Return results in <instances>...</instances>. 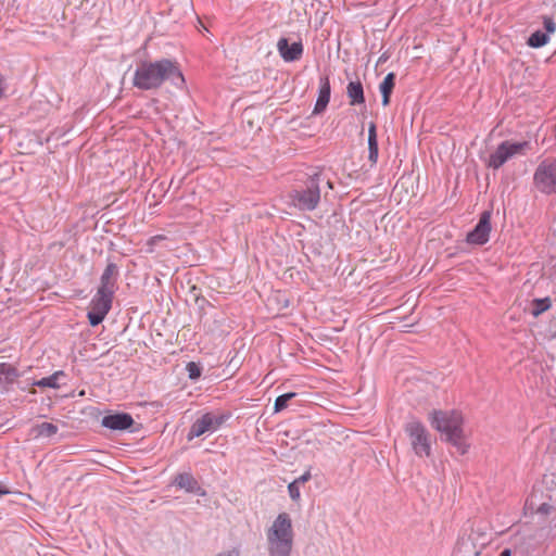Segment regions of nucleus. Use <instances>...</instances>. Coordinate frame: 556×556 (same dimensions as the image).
I'll use <instances>...</instances> for the list:
<instances>
[{
  "label": "nucleus",
  "instance_id": "obj_26",
  "mask_svg": "<svg viewBox=\"0 0 556 556\" xmlns=\"http://www.w3.org/2000/svg\"><path fill=\"white\" fill-rule=\"evenodd\" d=\"M187 369L191 379H197L201 375L200 368L193 362L188 363Z\"/></svg>",
  "mask_w": 556,
  "mask_h": 556
},
{
  "label": "nucleus",
  "instance_id": "obj_32",
  "mask_svg": "<svg viewBox=\"0 0 556 556\" xmlns=\"http://www.w3.org/2000/svg\"><path fill=\"white\" fill-rule=\"evenodd\" d=\"M8 493H10V491L3 484L0 483V497Z\"/></svg>",
  "mask_w": 556,
  "mask_h": 556
},
{
  "label": "nucleus",
  "instance_id": "obj_33",
  "mask_svg": "<svg viewBox=\"0 0 556 556\" xmlns=\"http://www.w3.org/2000/svg\"><path fill=\"white\" fill-rule=\"evenodd\" d=\"M389 59V55L387 53H383L379 60H378V64H381V63H384L387 60Z\"/></svg>",
  "mask_w": 556,
  "mask_h": 556
},
{
  "label": "nucleus",
  "instance_id": "obj_16",
  "mask_svg": "<svg viewBox=\"0 0 556 556\" xmlns=\"http://www.w3.org/2000/svg\"><path fill=\"white\" fill-rule=\"evenodd\" d=\"M174 484L189 493H198L201 488L195 478L188 472L179 473L175 477Z\"/></svg>",
  "mask_w": 556,
  "mask_h": 556
},
{
  "label": "nucleus",
  "instance_id": "obj_3",
  "mask_svg": "<svg viewBox=\"0 0 556 556\" xmlns=\"http://www.w3.org/2000/svg\"><path fill=\"white\" fill-rule=\"evenodd\" d=\"M269 556H290L293 546L292 520L280 513L266 533Z\"/></svg>",
  "mask_w": 556,
  "mask_h": 556
},
{
  "label": "nucleus",
  "instance_id": "obj_18",
  "mask_svg": "<svg viewBox=\"0 0 556 556\" xmlns=\"http://www.w3.org/2000/svg\"><path fill=\"white\" fill-rule=\"evenodd\" d=\"M379 149L377 139V127L375 123L369 124L368 128V160L371 164H376L378 161Z\"/></svg>",
  "mask_w": 556,
  "mask_h": 556
},
{
  "label": "nucleus",
  "instance_id": "obj_10",
  "mask_svg": "<svg viewBox=\"0 0 556 556\" xmlns=\"http://www.w3.org/2000/svg\"><path fill=\"white\" fill-rule=\"evenodd\" d=\"M491 232V212L484 211L475 228L468 232L467 242L470 244L483 245L489 241Z\"/></svg>",
  "mask_w": 556,
  "mask_h": 556
},
{
  "label": "nucleus",
  "instance_id": "obj_31",
  "mask_svg": "<svg viewBox=\"0 0 556 556\" xmlns=\"http://www.w3.org/2000/svg\"><path fill=\"white\" fill-rule=\"evenodd\" d=\"M216 556H239V552L233 549V551L220 553V554H218Z\"/></svg>",
  "mask_w": 556,
  "mask_h": 556
},
{
  "label": "nucleus",
  "instance_id": "obj_12",
  "mask_svg": "<svg viewBox=\"0 0 556 556\" xmlns=\"http://www.w3.org/2000/svg\"><path fill=\"white\" fill-rule=\"evenodd\" d=\"M277 49L280 56L286 62H294L302 58L303 54V45L301 41L293 42L289 45V40L285 37H281L277 42Z\"/></svg>",
  "mask_w": 556,
  "mask_h": 556
},
{
  "label": "nucleus",
  "instance_id": "obj_5",
  "mask_svg": "<svg viewBox=\"0 0 556 556\" xmlns=\"http://www.w3.org/2000/svg\"><path fill=\"white\" fill-rule=\"evenodd\" d=\"M404 430L409 438L412 448L418 457L431 455V435L425 425L413 418L406 422Z\"/></svg>",
  "mask_w": 556,
  "mask_h": 556
},
{
  "label": "nucleus",
  "instance_id": "obj_17",
  "mask_svg": "<svg viewBox=\"0 0 556 556\" xmlns=\"http://www.w3.org/2000/svg\"><path fill=\"white\" fill-rule=\"evenodd\" d=\"M346 94L351 105H358L365 102L364 88L359 80L349 83Z\"/></svg>",
  "mask_w": 556,
  "mask_h": 556
},
{
  "label": "nucleus",
  "instance_id": "obj_14",
  "mask_svg": "<svg viewBox=\"0 0 556 556\" xmlns=\"http://www.w3.org/2000/svg\"><path fill=\"white\" fill-rule=\"evenodd\" d=\"M20 372L16 367L11 364H0V392H8L15 383Z\"/></svg>",
  "mask_w": 556,
  "mask_h": 556
},
{
  "label": "nucleus",
  "instance_id": "obj_28",
  "mask_svg": "<svg viewBox=\"0 0 556 556\" xmlns=\"http://www.w3.org/2000/svg\"><path fill=\"white\" fill-rule=\"evenodd\" d=\"M7 79L5 77L0 73V100L5 96L7 91Z\"/></svg>",
  "mask_w": 556,
  "mask_h": 556
},
{
  "label": "nucleus",
  "instance_id": "obj_22",
  "mask_svg": "<svg viewBox=\"0 0 556 556\" xmlns=\"http://www.w3.org/2000/svg\"><path fill=\"white\" fill-rule=\"evenodd\" d=\"M37 437L50 438L58 432V426L52 422H41L33 428Z\"/></svg>",
  "mask_w": 556,
  "mask_h": 556
},
{
  "label": "nucleus",
  "instance_id": "obj_21",
  "mask_svg": "<svg viewBox=\"0 0 556 556\" xmlns=\"http://www.w3.org/2000/svg\"><path fill=\"white\" fill-rule=\"evenodd\" d=\"M64 377V372L62 370L55 371L49 377L41 378L34 382V386L40 388H59V379Z\"/></svg>",
  "mask_w": 556,
  "mask_h": 556
},
{
  "label": "nucleus",
  "instance_id": "obj_37",
  "mask_svg": "<svg viewBox=\"0 0 556 556\" xmlns=\"http://www.w3.org/2000/svg\"><path fill=\"white\" fill-rule=\"evenodd\" d=\"M554 337L556 338V333L554 334Z\"/></svg>",
  "mask_w": 556,
  "mask_h": 556
},
{
  "label": "nucleus",
  "instance_id": "obj_24",
  "mask_svg": "<svg viewBox=\"0 0 556 556\" xmlns=\"http://www.w3.org/2000/svg\"><path fill=\"white\" fill-rule=\"evenodd\" d=\"M295 396H296L295 392H289V393H285V394L279 395L275 400L274 410L276 413L283 410L285 408L288 407L289 401L292 400Z\"/></svg>",
  "mask_w": 556,
  "mask_h": 556
},
{
  "label": "nucleus",
  "instance_id": "obj_20",
  "mask_svg": "<svg viewBox=\"0 0 556 556\" xmlns=\"http://www.w3.org/2000/svg\"><path fill=\"white\" fill-rule=\"evenodd\" d=\"M553 305L552 299L549 296L542 299H533L531 301V315L533 317H539L543 313L547 312Z\"/></svg>",
  "mask_w": 556,
  "mask_h": 556
},
{
  "label": "nucleus",
  "instance_id": "obj_8",
  "mask_svg": "<svg viewBox=\"0 0 556 556\" xmlns=\"http://www.w3.org/2000/svg\"><path fill=\"white\" fill-rule=\"evenodd\" d=\"M228 418L229 414L206 413L192 424L187 434V439L191 441L192 439L201 437L207 432H214L218 430Z\"/></svg>",
  "mask_w": 556,
  "mask_h": 556
},
{
  "label": "nucleus",
  "instance_id": "obj_1",
  "mask_svg": "<svg viewBox=\"0 0 556 556\" xmlns=\"http://www.w3.org/2000/svg\"><path fill=\"white\" fill-rule=\"evenodd\" d=\"M166 81L178 89L186 84L178 63L170 59L140 61L132 76V86L141 91L157 90Z\"/></svg>",
  "mask_w": 556,
  "mask_h": 556
},
{
  "label": "nucleus",
  "instance_id": "obj_19",
  "mask_svg": "<svg viewBox=\"0 0 556 556\" xmlns=\"http://www.w3.org/2000/svg\"><path fill=\"white\" fill-rule=\"evenodd\" d=\"M395 74L389 73L382 83L379 85V90L382 94V105L387 106L390 103V97L395 86Z\"/></svg>",
  "mask_w": 556,
  "mask_h": 556
},
{
  "label": "nucleus",
  "instance_id": "obj_30",
  "mask_svg": "<svg viewBox=\"0 0 556 556\" xmlns=\"http://www.w3.org/2000/svg\"><path fill=\"white\" fill-rule=\"evenodd\" d=\"M549 509H551V506H549L548 504H546V503H543V504H541V505L538 507L536 511H538L539 514L546 515V514H548V513H549Z\"/></svg>",
  "mask_w": 556,
  "mask_h": 556
},
{
  "label": "nucleus",
  "instance_id": "obj_6",
  "mask_svg": "<svg viewBox=\"0 0 556 556\" xmlns=\"http://www.w3.org/2000/svg\"><path fill=\"white\" fill-rule=\"evenodd\" d=\"M533 185L541 193H556V156H547L538 164Z\"/></svg>",
  "mask_w": 556,
  "mask_h": 556
},
{
  "label": "nucleus",
  "instance_id": "obj_2",
  "mask_svg": "<svg viewBox=\"0 0 556 556\" xmlns=\"http://www.w3.org/2000/svg\"><path fill=\"white\" fill-rule=\"evenodd\" d=\"M463 424V415L457 410H433L431 413V426L445 435V440L455 446L460 455L466 454L469 447L466 443Z\"/></svg>",
  "mask_w": 556,
  "mask_h": 556
},
{
  "label": "nucleus",
  "instance_id": "obj_25",
  "mask_svg": "<svg viewBox=\"0 0 556 556\" xmlns=\"http://www.w3.org/2000/svg\"><path fill=\"white\" fill-rule=\"evenodd\" d=\"M289 495L293 501H299L301 493H300V485L298 482L292 481L288 485Z\"/></svg>",
  "mask_w": 556,
  "mask_h": 556
},
{
  "label": "nucleus",
  "instance_id": "obj_35",
  "mask_svg": "<svg viewBox=\"0 0 556 556\" xmlns=\"http://www.w3.org/2000/svg\"><path fill=\"white\" fill-rule=\"evenodd\" d=\"M162 239H163L162 236H155V237H152L150 241H151V243H155V242H157L159 240H162Z\"/></svg>",
  "mask_w": 556,
  "mask_h": 556
},
{
  "label": "nucleus",
  "instance_id": "obj_13",
  "mask_svg": "<svg viewBox=\"0 0 556 556\" xmlns=\"http://www.w3.org/2000/svg\"><path fill=\"white\" fill-rule=\"evenodd\" d=\"M134 424L132 417L127 413L106 415L102 418L101 425L111 430H126Z\"/></svg>",
  "mask_w": 556,
  "mask_h": 556
},
{
  "label": "nucleus",
  "instance_id": "obj_36",
  "mask_svg": "<svg viewBox=\"0 0 556 556\" xmlns=\"http://www.w3.org/2000/svg\"><path fill=\"white\" fill-rule=\"evenodd\" d=\"M329 188H332V184L330 181L327 182Z\"/></svg>",
  "mask_w": 556,
  "mask_h": 556
},
{
  "label": "nucleus",
  "instance_id": "obj_29",
  "mask_svg": "<svg viewBox=\"0 0 556 556\" xmlns=\"http://www.w3.org/2000/svg\"><path fill=\"white\" fill-rule=\"evenodd\" d=\"M311 479V472L309 470L305 471L302 476H300L298 479L294 480V482H298V484H303L307 482Z\"/></svg>",
  "mask_w": 556,
  "mask_h": 556
},
{
  "label": "nucleus",
  "instance_id": "obj_11",
  "mask_svg": "<svg viewBox=\"0 0 556 556\" xmlns=\"http://www.w3.org/2000/svg\"><path fill=\"white\" fill-rule=\"evenodd\" d=\"M118 277V266L113 262H109L100 277V285L97 289V292L114 296L117 290Z\"/></svg>",
  "mask_w": 556,
  "mask_h": 556
},
{
  "label": "nucleus",
  "instance_id": "obj_9",
  "mask_svg": "<svg viewBox=\"0 0 556 556\" xmlns=\"http://www.w3.org/2000/svg\"><path fill=\"white\" fill-rule=\"evenodd\" d=\"M112 295L97 292L90 303V311L88 312V320L91 326H98L103 321L112 307Z\"/></svg>",
  "mask_w": 556,
  "mask_h": 556
},
{
  "label": "nucleus",
  "instance_id": "obj_34",
  "mask_svg": "<svg viewBox=\"0 0 556 556\" xmlns=\"http://www.w3.org/2000/svg\"><path fill=\"white\" fill-rule=\"evenodd\" d=\"M500 556H511V551L509 548H505L501 552Z\"/></svg>",
  "mask_w": 556,
  "mask_h": 556
},
{
  "label": "nucleus",
  "instance_id": "obj_23",
  "mask_svg": "<svg viewBox=\"0 0 556 556\" xmlns=\"http://www.w3.org/2000/svg\"><path fill=\"white\" fill-rule=\"evenodd\" d=\"M548 42L547 34L536 30L528 39V45L532 48H541Z\"/></svg>",
  "mask_w": 556,
  "mask_h": 556
},
{
  "label": "nucleus",
  "instance_id": "obj_7",
  "mask_svg": "<svg viewBox=\"0 0 556 556\" xmlns=\"http://www.w3.org/2000/svg\"><path fill=\"white\" fill-rule=\"evenodd\" d=\"M530 143L528 141L513 142L505 140L498 144L496 150L490 154L488 160V166L493 169H498L508 160L517 154H525L529 149Z\"/></svg>",
  "mask_w": 556,
  "mask_h": 556
},
{
  "label": "nucleus",
  "instance_id": "obj_15",
  "mask_svg": "<svg viewBox=\"0 0 556 556\" xmlns=\"http://www.w3.org/2000/svg\"><path fill=\"white\" fill-rule=\"evenodd\" d=\"M330 94H331V87H330V80L328 76L320 78V86L318 91V98L314 108L313 113L318 115L321 114L329 101H330Z\"/></svg>",
  "mask_w": 556,
  "mask_h": 556
},
{
  "label": "nucleus",
  "instance_id": "obj_4",
  "mask_svg": "<svg viewBox=\"0 0 556 556\" xmlns=\"http://www.w3.org/2000/svg\"><path fill=\"white\" fill-rule=\"evenodd\" d=\"M320 173L307 177L304 185L290 192L292 204L301 211H313L320 201Z\"/></svg>",
  "mask_w": 556,
  "mask_h": 556
},
{
  "label": "nucleus",
  "instance_id": "obj_27",
  "mask_svg": "<svg viewBox=\"0 0 556 556\" xmlns=\"http://www.w3.org/2000/svg\"><path fill=\"white\" fill-rule=\"evenodd\" d=\"M543 24H544V28L546 29V31H547L548 34H552V33H554V31H555V29H556V24H555V22L553 21V18H552V17H549V16H544V17H543Z\"/></svg>",
  "mask_w": 556,
  "mask_h": 556
}]
</instances>
